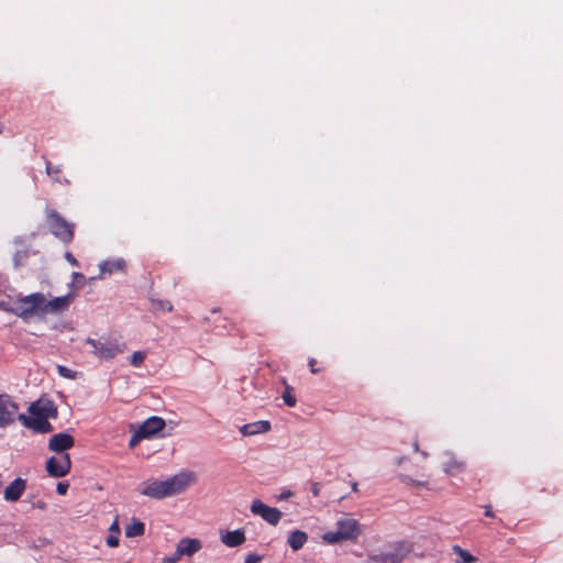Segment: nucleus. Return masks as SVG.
Instances as JSON below:
<instances>
[{"label":"nucleus","instance_id":"1","mask_svg":"<svg viewBox=\"0 0 563 563\" xmlns=\"http://www.w3.org/2000/svg\"><path fill=\"white\" fill-rule=\"evenodd\" d=\"M192 481V473L181 472L165 481L148 479L141 484L139 493L153 499H163L185 492Z\"/></svg>","mask_w":563,"mask_h":563},{"label":"nucleus","instance_id":"2","mask_svg":"<svg viewBox=\"0 0 563 563\" xmlns=\"http://www.w3.org/2000/svg\"><path fill=\"white\" fill-rule=\"evenodd\" d=\"M27 411L30 415L21 413L19 421L23 427L37 433H49L53 431V426L48 421L49 417L55 416V408L51 401H35L32 402Z\"/></svg>","mask_w":563,"mask_h":563},{"label":"nucleus","instance_id":"3","mask_svg":"<svg viewBox=\"0 0 563 563\" xmlns=\"http://www.w3.org/2000/svg\"><path fill=\"white\" fill-rule=\"evenodd\" d=\"M410 551L411 547L406 541L389 542L382 550L369 552L366 563H402Z\"/></svg>","mask_w":563,"mask_h":563},{"label":"nucleus","instance_id":"4","mask_svg":"<svg viewBox=\"0 0 563 563\" xmlns=\"http://www.w3.org/2000/svg\"><path fill=\"white\" fill-rule=\"evenodd\" d=\"M361 534L360 522L351 517L344 516L336 521V529L322 534V540L329 544L342 541H353Z\"/></svg>","mask_w":563,"mask_h":563},{"label":"nucleus","instance_id":"5","mask_svg":"<svg viewBox=\"0 0 563 563\" xmlns=\"http://www.w3.org/2000/svg\"><path fill=\"white\" fill-rule=\"evenodd\" d=\"M166 423L165 420L157 416H152L142 422L134 431L129 441V446H136L142 440L151 439L158 434Z\"/></svg>","mask_w":563,"mask_h":563},{"label":"nucleus","instance_id":"6","mask_svg":"<svg viewBox=\"0 0 563 563\" xmlns=\"http://www.w3.org/2000/svg\"><path fill=\"white\" fill-rule=\"evenodd\" d=\"M86 343L92 347V353L102 360L114 358L118 354L124 352L125 344L118 340L100 338L98 340L88 338Z\"/></svg>","mask_w":563,"mask_h":563},{"label":"nucleus","instance_id":"7","mask_svg":"<svg viewBox=\"0 0 563 563\" xmlns=\"http://www.w3.org/2000/svg\"><path fill=\"white\" fill-rule=\"evenodd\" d=\"M47 222L49 227V231L60 239L62 241L68 243L73 240L74 229L70 223H68L59 213L52 210L47 214Z\"/></svg>","mask_w":563,"mask_h":563},{"label":"nucleus","instance_id":"8","mask_svg":"<svg viewBox=\"0 0 563 563\" xmlns=\"http://www.w3.org/2000/svg\"><path fill=\"white\" fill-rule=\"evenodd\" d=\"M20 406L7 394H0V428H5L19 420Z\"/></svg>","mask_w":563,"mask_h":563},{"label":"nucleus","instance_id":"9","mask_svg":"<svg viewBox=\"0 0 563 563\" xmlns=\"http://www.w3.org/2000/svg\"><path fill=\"white\" fill-rule=\"evenodd\" d=\"M43 302L44 295L42 292H34L18 299L15 302L18 317L26 319L35 312H42Z\"/></svg>","mask_w":563,"mask_h":563},{"label":"nucleus","instance_id":"10","mask_svg":"<svg viewBox=\"0 0 563 563\" xmlns=\"http://www.w3.org/2000/svg\"><path fill=\"white\" fill-rule=\"evenodd\" d=\"M46 472L49 476L58 478L66 476L71 468V461L68 453L57 454L46 461Z\"/></svg>","mask_w":563,"mask_h":563},{"label":"nucleus","instance_id":"11","mask_svg":"<svg viewBox=\"0 0 563 563\" xmlns=\"http://www.w3.org/2000/svg\"><path fill=\"white\" fill-rule=\"evenodd\" d=\"M250 509L253 515L260 516L264 521L272 526H277L283 516L279 509L267 506L260 499H254Z\"/></svg>","mask_w":563,"mask_h":563},{"label":"nucleus","instance_id":"12","mask_svg":"<svg viewBox=\"0 0 563 563\" xmlns=\"http://www.w3.org/2000/svg\"><path fill=\"white\" fill-rule=\"evenodd\" d=\"M75 445V439L71 434L67 432H59L54 434L48 440V450L53 451L57 454H64L67 450L71 449Z\"/></svg>","mask_w":563,"mask_h":563},{"label":"nucleus","instance_id":"13","mask_svg":"<svg viewBox=\"0 0 563 563\" xmlns=\"http://www.w3.org/2000/svg\"><path fill=\"white\" fill-rule=\"evenodd\" d=\"M25 489L26 481L21 477H16L3 490V499L9 503H15L21 498Z\"/></svg>","mask_w":563,"mask_h":563},{"label":"nucleus","instance_id":"14","mask_svg":"<svg viewBox=\"0 0 563 563\" xmlns=\"http://www.w3.org/2000/svg\"><path fill=\"white\" fill-rule=\"evenodd\" d=\"M71 298V295L55 297L48 301L44 298V302L42 303V313H56L66 310L70 305Z\"/></svg>","mask_w":563,"mask_h":563},{"label":"nucleus","instance_id":"15","mask_svg":"<svg viewBox=\"0 0 563 563\" xmlns=\"http://www.w3.org/2000/svg\"><path fill=\"white\" fill-rule=\"evenodd\" d=\"M202 548L201 541L196 538H183L178 541L176 549L181 556H192Z\"/></svg>","mask_w":563,"mask_h":563},{"label":"nucleus","instance_id":"16","mask_svg":"<svg viewBox=\"0 0 563 563\" xmlns=\"http://www.w3.org/2000/svg\"><path fill=\"white\" fill-rule=\"evenodd\" d=\"M271 430V423L266 420H258L251 423H245L240 428V432L244 437L256 435L266 433Z\"/></svg>","mask_w":563,"mask_h":563},{"label":"nucleus","instance_id":"17","mask_svg":"<svg viewBox=\"0 0 563 563\" xmlns=\"http://www.w3.org/2000/svg\"><path fill=\"white\" fill-rule=\"evenodd\" d=\"M221 542L229 548H235L243 544L246 540L245 533L241 529L227 531L220 536Z\"/></svg>","mask_w":563,"mask_h":563},{"label":"nucleus","instance_id":"18","mask_svg":"<svg viewBox=\"0 0 563 563\" xmlns=\"http://www.w3.org/2000/svg\"><path fill=\"white\" fill-rule=\"evenodd\" d=\"M100 275L98 278H102L104 274L111 275L114 272H123L125 269V261L123 258H114L103 261L99 264Z\"/></svg>","mask_w":563,"mask_h":563},{"label":"nucleus","instance_id":"19","mask_svg":"<svg viewBox=\"0 0 563 563\" xmlns=\"http://www.w3.org/2000/svg\"><path fill=\"white\" fill-rule=\"evenodd\" d=\"M308 541V534L302 530H294L287 538V544L292 551H299Z\"/></svg>","mask_w":563,"mask_h":563},{"label":"nucleus","instance_id":"20","mask_svg":"<svg viewBox=\"0 0 563 563\" xmlns=\"http://www.w3.org/2000/svg\"><path fill=\"white\" fill-rule=\"evenodd\" d=\"M464 470V463L448 454V461L443 464V471L449 475H456Z\"/></svg>","mask_w":563,"mask_h":563},{"label":"nucleus","instance_id":"21","mask_svg":"<svg viewBox=\"0 0 563 563\" xmlns=\"http://www.w3.org/2000/svg\"><path fill=\"white\" fill-rule=\"evenodd\" d=\"M120 527L118 520H114L109 527V536L107 537L106 543L110 548L119 545Z\"/></svg>","mask_w":563,"mask_h":563},{"label":"nucleus","instance_id":"22","mask_svg":"<svg viewBox=\"0 0 563 563\" xmlns=\"http://www.w3.org/2000/svg\"><path fill=\"white\" fill-rule=\"evenodd\" d=\"M453 552L460 558L457 563H474L477 559L472 555L468 551L462 549L460 545H453Z\"/></svg>","mask_w":563,"mask_h":563},{"label":"nucleus","instance_id":"23","mask_svg":"<svg viewBox=\"0 0 563 563\" xmlns=\"http://www.w3.org/2000/svg\"><path fill=\"white\" fill-rule=\"evenodd\" d=\"M144 533V523L134 521L125 528V536L128 538L139 537Z\"/></svg>","mask_w":563,"mask_h":563},{"label":"nucleus","instance_id":"24","mask_svg":"<svg viewBox=\"0 0 563 563\" xmlns=\"http://www.w3.org/2000/svg\"><path fill=\"white\" fill-rule=\"evenodd\" d=\"M146 353L144 351H136L132 354L130 363L132 366L139 367L144 363Z\"/></svg>","mask_w":563,"mask_h":563},{"label":"nucleus","instance_id":"25","mask_svg":"<svg viewBox=\"0 0 563 563\" xmlns=\"http://www.w3.org/2000/svg\"><path fill=\"white\" fill-rule=\"evenodd\" d=\"M283 399H284V402L288 406V407H295L296 404H297V399L296 397L292 395L291 393V387L290 386H286L284 393H283Z\"/></svg>","mask_w":563,"mask_h":563},{"label":"nucleus","instance_id":"26","mask_svg":"<svg viewBox=\"0 0 563 563\" xmlns=\"http://www.w3.org/2000/svg\"><path fill=\"white\" fill-rule=\"evenodd\" d=\"M57 372H58V374L62 377H65V378H71L73 379V378L76 377V373L73 369H70V368H68V367H66L64 365H58L57 366Z\"/></svg>","mask_w":563,"mask_h":563},{"label":"nucleus","instance_id":"27","mask_svg":"<svg viewBox=\"0 0 563 563\" xmlns=\"http://www.w3.org/2000/svg\"><path fill=\"white\" fill-rule=\"evenodd\" d=\"M45 172L48 176L57 175L62 172L60 166H53L49 161H45Z\"/></svg>","mask_w":563,"mask_h":563},{"label":"nucleus","instance_id":"28","mask_svg":"<svg viewBox=\"0 0 563 563\" xmlns=\"http://www.w3.org/2000/svg\"><path fill=\"white\" fill-rule=\"evenodd\" d=\"M0 310H3V311H7V312H10V313H13V314L18 316L16 305L12 306V305H10L8 302L1 301L0 302Z\"/></svg>","mask_w":563,"mask_h":563},{"label":"nucleus","instance_id":"29","mask_svg":"<svg viewBox=\"0 0 563 563\" xmlns=\"http://www.w3.org/2000/svg\"><path fill=\"white\" fill-rule=\"evenodd\" d=\"M156 309L169 312L173 310V305L168 300H159L157 301Z\"/></svg>","mask_w":563,"mask_h":563},{"label":"nucleus","instance_id":"30","mask_svg":"<svg viewBox=\"0 0 563 563\" xmlns=\"http://www.w3.org/2000/svg\"><path fill=\"white\" fill-rule=\"evenodd\" d=\"M68 488H69V484L67 482H59L56 485V493L62 496L66 495Z\"/></svg>","mask_w":563,"mask_h":563},{"label":"nucleus","instance_id":"31","mask_svg":"<svg viewBox=\"0 0 563 563\" xmlns=\"http://www.w3.org/2000/svg\"><path fill=\"white\" fill-rule=\"evenodd\" d=\"M181 558V554H178V550L176 549L174 554L163 559V563H177Z\"/></svg>","mask_w":563,"mask_h":563},{"label":"nucleus","instance_id":"32","mask_svg":"<svg viewBox=\"0 0 563 563\" xmlns=\"http://www.w3.org/2000/svg\"><path fill=\"white\" fill-rule=\"evenodd\" d=\"M262 556L256 553H249L245 556L244 563H260L262 561Z\"/></svg>","mask_w":563,"mask_h":563},{"label":"nucleus","instance_id":"33","mask_svg":"<svg viewBox=\"0 0 563 563\" xmlns=\"http://www.w3.org/2000/svg\"><path fill=\"white\" fill-rule=\"evenodd\" d=\"M65 258L66 261L73 265V266H77L78 265V262L77 260L74 257V255L70 253V252H66L65 254Z\"/></svg>","mask_w":563,"mask_h":563},{"label":"nucleus","instance_id":"34","mask_svg":"<svg viewBox=\"0 0 563 563\" xmlns=\"http://www.w3.org/2000/svg\"><path fill=\"white\" fill-rule=\"evenodd\" d=\"M311 494L314 497H318L320 494V484L319 483H312L310 487Z\"/></svg>","mask_w":563,"mask_h":563},{"label":"nucleus","instance_id":"35","mask_svg":"<svg viewBox=\"0 0 563 563\" xmlns=\"http://www.w3.org/2000/svg\"><path fill=\"white\" fill-rule=\"evenodd\" d=\"M33 508L45 510L47 508V504L44 500H37L33 503Z\"/></svg>","mask_w":563,"mask_h":563},{"label":"nucleus","instance_id":"36","mask_svg":"<svg viewBox=\"0 0 563 563\" xmlns=\"http://www.w3.org/2000/svg\"><path fill=\"white\" fill-rule=\"evenodd\" d=\"M405 483L408 485H416V486H426L427 485L426 483L415 481L410 477H406Z\"/></svg>","mask_w":563,"mask_h":563},{"label":"nucleus","instance_id":"37","mask_svg":"<svg viewBox=\"0 0 563 563\" xmlns=\"http://www.w3.org/2000/svg\"><path fill=\"white\" fill-rule=\"evenodd\" d=\"M292 495H294V493L291 490L287 489V490H284V492L280 493V495L278 496V499L279 500L288 499Z\"/></svg>","mask_w":563,"mask_h":563},{"label":"nucleus","instance_id":"38","mask_svg":"<svg viewBox=\"0 0 563 563\" xmlns=\"http://www.w3.org/2000/svg\"><path fill=\"white\" fill-rule=\"evenodd\" d=\"M316 363H317V362H316V360H314V358H309V361H308V365H309L310 371H311V373H312V374H317V373H319V369H318V368H316Z\"/></svg>","mask_w":563,"mask_h":563},{"label":"nucleus","instance_id":"39","mask_svg":"<svg viewBox=\"0 0 563 563\" xmlns=\"http://www.w3.org/2000/svg\"><path fill=\"white\" fill-rule=\"evenodd\" d=\"M485 516L490 517V518L494 517V512H493L490 506H485Z\"/></svg>","mask_w":563,"mask_h":563},{"label":"nucleus","instance_id":"40","mask_svg":"<svg viewBox=\"0 0 563 563\" xmlns=\"http://www.w3.org/2000/svg\"><path fill=\"white\" fill-rule=\"evenodd\" d=\"M73 277H74V279H79V278H80V279H84V275H82L81 273H78V272H75V273L73 274Z\"/></svg>","mask_w":563,"mask_h":563},{"label":"nucleus","instance_id":"41","mask_svg":"<svg viewBox=\"0 0 563 563\" xmlns=\"http://www.w3.org/2000/svg\"><path fill=\"white\" fill-rule=\"evenodd\" d=\"M54 181H57V183H64V184H66V185H68V184H69V180H68V179H66V178H64L63 180H60L58 177H55V178H54Z\"/></svg>","mask_w":563,"mask_h":563},{"label":"nucleus","instance_id":"42","mask_svg":"<svg viewBox=\"0 0 563 563\" xmlns=\"http://www.w3.org/2000/svg\"><path fill=\"white\" fill-rule=\"evenodd\" d=\"M351 488L353 492H357L358 490V485L356 482H353L352 485H351Z\"/></svg>","mask_w":563,"mask_h":563},{"label":"nucleus","instance_id":"43","mask_svg":"<svg viewBox=\"0 0 563 563\" xmlns=\"http://www.w3.org/2000/svg\"><path fill=\"white\" fill-rule=\"evenodd\" d=\"M419 446L418 443H415V450L418 451Z\"/></svg>","mask_w":563,"mask_h":563},{"label":"nucleus","instance_id":"44","mask_svg":"<svg viewBox=\"0 0 563 563\" xmlns=\"http://www.w3.org/2000/svg\"><path fill=\"white\" fill-rule=\"evenodd\" d=\"M3 131V126L0 124V134L2 133Z\"/></svg>","mask_w":563,"mask_h":563}]
</instances>
